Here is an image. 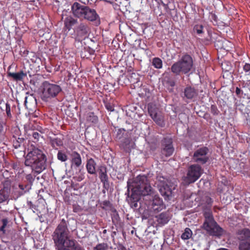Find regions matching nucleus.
I'll use <instances>...</instances> for the list:
<instances>
[{
	"label": "nucleus",
	"instance_id": "obj_1",
	"mask_svg": "<svg viewBox=\"0 0 250 250\" xmlns=\"http://www.w3.org/2000/svg\"><path fill=\"white\" fill-rule=\"evenodd\" d=\"M67 225L68 222L62 219L52 234L57 250H64L65 248L74 246L76 240L69 238V231Z\"/></svg>",
	"mask_w": 250,
	"mask_h": 250
},
{
	"label": "nucleus",
	"instance_id": "obj_2",
	"mask_svg": "<svg viewBox=\"0 0 250 250\" xmlns=\"http://www.w3.org/2000/svg\"><path fill=\"white\" fill-rule=\"evenodd\" d=\"M46 157L42 150L35 146L28 148L24 165L30 167L33 172L37 174L41 173L46 168Z\"/></svg>",
	"mask_w": 250,
	"mask_h": 250
},
{
	"label": "nucleus",
	"instance_id": "obj_3",
	"mask_svg": "<svg viewBox=\"0 0 250 250\" xmlns=\"http://www.w3.org/2000/svg\"><path fill=\"white\" fill-rule=\"evenodd\" d=\"M3 159L4 161L2 164L3 169H1V172L4 171L2 172V175L5 179L2 182L3 188L1 189V203L9 200L11 190V181L8 180V177L10 176L9 171L15 168V166L10 159L6 158L3 155Z\"/></svg>",
	"mask_w": 250,
	"mask_h": 250
},
{
	"label": "nucleus",
	"instance_id": "obj_4",
	"mask_svg": "<svg viewBox=\"0 0 250 250\" xmlns=\"http://www.w3.org/2000/svg\"><path fill=\"white\" fill-rule=\"evenodd\" d=\"M41 90L42 100L44 102H47L57 97L62 91V88L60 85L45 81L42 83Z\"/></svg>",
	"mask_w": 250,
	"mask_h": 250
},
{
	"label": "nucleus",
	"instance_id": "obj_5",
	"mask_svg": "<svg viewBox=\"0 0 250 250\" xmlns=\"http://www.w3.org/2000/svg\"><path fill=\"white\" fill-rule=\"evenodd\" d=\"M192 66V58L189 55L185 54L179 61L172 65L171 71L176 75H179L181 73L186 74L191 70Z\"/></svg>",
	"mask_w": 250,
	"mask_h": 250
},
{
	"label": "nucleus",
	"instance_id": "obj_6",
	"mask_svg": "<svg viewBox=\"0 0 250 250\" xmlns=\"http://www.w3.org/2000/svg\"><path fill=\"white\" fill-rule=\"evenodd\" d=\"M205 221L203 227L209 235L215 236H220L223 233V229L215 222L210 210L204 212Z\"/></svg>",
	"mask_w": 250,
	"mask_h": 250
},
{
	"label": "nucleus",
	"instance_id": "obj_7",
	"mask_svg": "<svg viewBox=\"0 0 250 250\" xmlns=\"http://www.w3.org/2000/svg\"><path fill=\"white\" fill-rule=\"evenodd\" d=\"M130 188H131V192L139 193L143 196L149 194L151 190L147 177L144 175L137 176L134 179Z\"/></svg>",
	"mask_w": 250,
	"mask_h": 250
},
{
	"label": "nucleus",
	"instance_id": "obj_8",
	"mask_svg": "<svg viewBox=\"0 0 250 250\" xmlns=\"http://www.w3.org/2000/svg\"><path fill=\"white\" fill-rule=\"evenodd\" d=\"M1 239L3 242L11 243L16 240V233L13 227V222L7 218L1 220Z\"/></svg>",
	"mask_w": 250,
	"mask_h": 250
},
{
	"label": "nucleus",
	"instance_id": "obj_9",
	"mask_svg": "<svg viewBox=\"0 0 250 250\" xmlns=\"http://www.w3.org/2000/svg\"><path fill=\"white\" fill-rule=\"evenodd\" d=\"M202 171V167L199 165H191L188 167L187 175L183 178V181L188 185L194 183L200 177Z\"/></svg>",
	"mask_w": 250,
	"mask_h": 250
},
{
	"label": "nucleus",
	"instance_id": "obj_10",
	"mask_svg": "<svg viewBox=\"0 0 250 250\" xmlns=\"http://www.w3.org/2000/svg\"><path fill=\"white\" fill-rule=\"evenodd\" d=\"M209 149L207 146H202L196 149L192 156V161L197 165L206 164L209 159Z\"/></svg>",
	"mask_w": 250,
	"mask_h": 250
},
{
	"label": "nucleus",
	"instance_id": "obj_11",
	"mask_svg": "<svg viewBox=\"0 0 250 250\" xmlns=\"http://www.w3.org/2000/svg\"><path fill=\"white\" fill-rule=\"evenodd\" d=\"M90 30L89 27L86 23L81 22L74 28V31L77 40L80 41L87 37Z\"/></svg>",
	"mask_w": 250,
	"mask_h": 250
},
{
	"label": "nucleus",
	"instance_id": "obj_12",
	"mask_svg": "<svg viewBox=\"0 0 250 250\" xmlns=\"http://www.w3.org/2000/svg\"><path fill=\"white\" fill-rule=\"evenodd\" d=\"M174 150L172 139L170 138H164L162 141V154L166 157H169L172 155Z\"/></svg>",
	"mask_w": 250,
	"mask_h": 250
},
{
	"label": "nucleus",
	"instance_id": "obj_13",
	"mask_svg": "<svg viewBox=\"0 0 250 250\" xmlns=\"http://www.w3.org/2000/svg\"><path fill=\"white\" fill-rule=\"evenodd\" d=\"M87 7L78 2H75L71 6V11L74 17L83 18Z\"/></svg>",
	"mask_w": 250,
	"mask_h": 250
},
{
	"label": "nucleus",
	"instance_id": "obj_14",
	"mask_svg": "<svg viewBox=\"0 0 250 250\" xmlns=\"http://www.w3.org/2000/svg\"><path fill=\"white\" fill-rule=\"evenodd\" d=\"M127 193L125 194H127V201L128 203L130 204V206L132 208H136L138 207L137 202L140 199V196L142 194H140L139 193H137L135 192H131V195H129L130 190L129 189L130 188V186L129 185V182H127Z\"/></svg>",
	"mask_w": 250,
	"mask_h": 250
},
{
	"label": "nucleus",
	"instance_id": "obj_15",
	"mask_svg": "<svg viewBox=\"0 0 250 250\" xmlns=\"http://www.w3.org/2000/svg\"><path fill=\"white\" fill-rule=\"evenodd\" d=\"M150 208L155 212L161 211L165 208L163 200L159 196H155L150 202Z\"/></svg>",
	"mask_w": 250,
	"mask_h": 250
},
{
	"label": "nucleus",
	"instance_id": "obj_16",
	"mask_svg": "<svg viewBox=\"0 0 250 250\" xmlns=\"http://www.w3.org/2000/svg\"><path fill=\"white\" fill-rule=\"evenodd\" d=\"M83 18L90 21H94L98 20L100 21V17L95 10L91 9L88 6L85 11Z\"/></svg>",
	"mask_w": 250,
	"mask_h": 250
},
{
	"label": "nucleus",
	"instance_id": "obj_17",
	"mask_svg": "<svg viewBox=\"0 0 250 250\" xmlns=\"http://www.w3.org/2000/svg\"><path fill=\"white\" fill-rule=\"evenodd\" d=\"M71 157V165L72 167H80L82 164V160L81 155L77 151H73L70 154Z\"/></svg>",
	"mask_w": 250,
	"mask_h": 250
},
{
	"label": "nucleus",
	"instance_id": "obj_18",
	"mask_svg": "<svg viewBox=\"0 0 250 250\" xmlns=\"http://www.w3.org/2000/svg\"><path fill=\"white\" fill-rule=\"evenodd\" d=\"M184 96L187 99H192L197 96L198 91L194 87L191 86H187L184 89Z\"/></svg>",
	"mask_w": 250,
	"mask_h": 250
},
{
	"label": "nucleus",
	"instance_id": "obj_19",
	"mask_svg": "<svg viewBox=\"0 0 250 250\" xmlns=\"http://www.w3.org/2000/svg\"><path fill=\"white\" fill-rule=\"evenodd\" d=\"M158 224L162 226L167 224L170 219L169 213L168 211L163 212L156 216Z\"/></svg>",
	"mask_w": 250,
	"mask_h": 250
},
{
	"label": "nucleus",
	"instance_id": "obj_20",
	"mask_svg": "<svg viewBox=\"0 0 250 250\" xmlns=\"http://www.w3.org/2000/svg\"><path fill=\"white\" fill-rule=\"evenodd\" d=\"M236 234L237 239L239 241L250 239V230L248 228H244L238 230L236 231Z\"/></svg>",
	"mask_w": 250,
	"mask_h": 250
},
{
	"label": "nucleus",
	"instance_id": "obj_21",
	"mask_svg": "<svg viewBox=\"0 0 250 250\" xmlns=\"http://www.w3.org/2000/svg\"><path fill=\"white\" fill-rule=\"evenodd\" d=\"M99 178L101 182L103 184L104 187L108 188L109 187V183L106 167H103L100 169Z\"/></svg>",
	"mask_w": 250,
	"mask_h": 250
},
{
	"label": "nucleus",
	"instance_id": "obj_22",
	"mask_svg": "<svg viewBox=\"0 0 250 250\" xmlns=\"http://www.w3.org/2000/svg\"><path fill=\"white\" fill-rule=\"evenodd\" d=\"M174 189L175 186L171 185L169 183L160 188L159 190L163 196L169 197L172 195V190Z\"/></svg>",
	"mask_w": 250,
	"mask_h": 250
},
{
	"label": "nucleus",
	"instance_id": "obj_23",
	"mask_svg": "<svg viewBox=\"0 0 250 250\" xmlns=\"http://www.w3.org/2000/svg\"><path fill=\"white\" fill-rule=\"evenodd\" d=\"M8 76L12 78L15 81H21L27 77V73L23 70H21L16 73L9 72L8 73Z\"/></svg>",
	"mask_w": 250,
	"mask_h": 250
},
{
	"label": "nucleus",
	"instance_id": "obj_24",
	"mask_svg": "<svg viewBox=\"0 0 250 250\" xmlns=\"http://www.w3.org/2000/svg\"><path fill=\"white\" fill-rule=\"evenodd\" d=\"M77 22L78 20L77 19L71 16H68L65 18L64 21V27L69 31Z\"/></svg>",
	"mask_w": 250,
	"mask_h": 250
},
{
	"label": "nucleus",
	"instance_id": "obj_25",
	"mask_svg": "<svg viewBox=\"0 0 250 250\" xmlns=\"http://www.w3.org/2000/svg\"><path fill=\"white\" fill-rule=\"evenodd\" d=\"M24 141V139L23 138H18V139H16V140L13 141V146L15 150H14V153H17L18 151V149H19V151L21 152H23V154H24L25 153L24 152V147L23 146V143Z\"/></svg>",
	"mask_w": 250,
	"mask_h": 250
},
{
	"label": "nucleus",
	"instance_id": "obj_26",
	"mask_svg": "<svg viewBox=\"0 0 250 250\" xmlns=\"http://www.w3.org/2000/svg\"><path fill=\"white\" fill-rule=\"evenodd\" d=\"M96 164L93 159L90 158L87 161L86 167L87 172L91 174L96 173Z\"/></svg>",
	"mask_w": 250,
	"mask_h": 250
},
{
	"label": "nucleus",
	"instance_id": "obj_27",
	"mask_svg": "<svg viewBox=\"0 0 250 250\" xmlns=\"http://www.w3.org/2000/svg\"><path fill=\"white\" fill-rule=\"evenodd\" d=\"M151 118L155 122V123L161 127H164L165 126V122L164 118L163 115L158 113L154 116L151 117Z\"/></svg>",
	"mask_w": 250,
	"mask_h": 250
},
{
	"label": "nucleus",
	"instance_id": "obj_28",
	"mask_svg": "<svg viewBox=\"0 0 250 250\" xmlns=\"http://www.w3.org/2000/svg\"><path fill=\"white\" fill-rule=\"evenodd\" d=\"M239 250H250V239L240 241L238 245Z\"/></svg>",
	"mask_w": 250,
	"mask_h": 250
},
{
	"label": "nucleus",
	"instance_id": "obj_29",
	"mask_svg": "<svg viewBox=\"0 0 250 250\" xmlns=\"http://www.w3.org/2000/svg\"><path fill=\"white\" fill-rule=\"evenodd\" d=\"M50 144L54 148H57L58 147H60L63 145L62 140L59 138H54L50 139Z\"/></svg>",
	"mask_w": 250,
	"mask_h": 250
},
{
	"label": "nucleus",
	"instance_id": "obj_30",
	"mask_svg": "<svg viewBox=\"0 0 250 250\" xmlns=\"http://www.w3.org/2000/svg\"><path fill=\"white\" fill-rule=\"evenodd\" d=\"M147 110L149 116L151 117L158 113V108L156 104L153 103H149L147 105Z\"/></svg>",
	"mask_w": 250,
	"mask_h": 250
},
{
	"label": "nucleus",
	"instance_id": "obj_31",
	"mask_svg": "<svg viewBox=\"0 0 250 250\" xmlns=\"http://www.w3.org/2000/svg\"><path fill=\"white\" fill-rule=\"evenodd\" d=\"M3 106L1 107V110L5 111L6 114L7 118L11 119L12 117L11 112V106L8 103L3 102Z\"/></svg>",
	"mask_w": 250,
	"mask_h": 250
},
{
	"label": "nucleus",
	"instance_id": "obj_32",
	"mask_svg": "<svg viewBox=\"0 0 250 250\" xmlns=\"http://www.w3.org/2000/svg\"><path fill=\"white\" fill-rule=\"evenodd\" d=\"M86 119L88 123L96 124L98 122V117L92 112L87 114Z\"/></svg>",
	"mask_w": 250,
	"mask_h": 250
},
{
	"label": "nucleus",
	"instance_id": "obj_33",
	"mask_svg": "<svg viewBox=\"0 0 250 250\" xmlns=\"http://www.w3.org/2000/svg\"><path fill=\"white\" fill-rule=\"evenodd\" d=\"M152 65L157 69L162 68L163 66L162 60L158 57H155L152 59Z\"/></svg>",
	"mask_w": 250,
	"mask_h": 250
},
{
	"label": "nucleus",
	"instance_id": "obj_34",
	"mask_svg": "<svg viewBox=\"0 0 250 250\" xmlns=\"http://www.w3.org/2000/svg\"><path fill=\"white\" fill-rule=\"evenodd\" d=\"M35 101L34 97L32 95H29L25 97V100L24 102V105L27 109H30L31 106L30 104Z\"/></svg>",
	"mask_w": 250,
	"mask_h": 250
},
{
	"label": "nucleus",
	"instance_id": "obj_35",
	"mask_svg": "<svg viewBox=\"0 0 250 250\" xmlns=\"http://www.w3.org/2000/svg\"><path fill=\"white\" fill-rule=\"evenodd\" d=\"M192 235V232L191 229L187 228L185 229L184 232L181 235V238L183 240H188L189 239Z\"/></svg>",
	"mask_w": 250,
	"mask_h": 250
},
{
	"label": "nucleus",
	"instance_id": "obj_36",
	"mask_svg": "<svg viewBox=\"0 0 250 250\" xmlns=\"http://www.w3.org/2000/svg\"><path fill=\"white\" fill-rule=\"evenodd\" d=\"M84 178V173L82 171L81 169H79V171L76 173V175L73 177V179L78 181L80 182Z\"/></svg>",
	"mask_w": 250,
	"mask_h": 250
},
{
	"label": "nucleus",
	"instance_id": "obj_37",
	"mask_svg": "<svg viewBox=\"0 0 250 250\" xmlns=\"http://www.w3.org/2000/svg\"><path fill=\"white\" fill-rule=\"evenodd\" d=\"M157 178L158 182L159 183V188H161V187H163V186H165V185H166L167 183H169L168 180L167 178H165L163 176H158Z\"/></svg>",
	"mask_w": 250,
	"mask_h": 250
},
{
	"label": "nucleus",
	"instance_id": "obj_38",
	"mask_svg": "<svg viewBox=\"0 0 250 250\" xmlns=\"http://www.w3.org/2000/svg\"><path fill=\"white\" fill-rule=\"evenodd\" d=\"M108 246L107 243H102L97 244L93 248V250H107Z\"/></svg>",
	"mask_w": 250,
	"mask_h": 250
},
{
	"label": "nucleus",
	"instance_id": "obj_39",
	"mask_svg": "<svg viewBox=\"0 0 250 250\" xmlns=\"http://www.w3.org/2000/svg\"><path fill=\"white\" fill-rule=\"evenodd\" d=\"M57 158L61 162H64L67 161L68 157L65 153L62 151H59L57 154Z\"/></svg>",
	"mask_w": 250,
	"mask_h": 250
},
{
	"label": "nucleus",
	"instance_id": "obj_40",
	"mask_svg": "<svg viewBox=\"0 0 250 250\" xmlns=\"http://www.w3.org/2000/svg\"><path fill=\"white\" fill-rule=\"evenodd\" d=\"M166 84L167 86V89L170 92H172L173 91V87L175 85V82L174 80H168L167 81Z\"/></svg>",
	"mask_w": 250,
	"mask_h": 250
},
{
	"label": "nucleus",
	"instance_id": "obj_41",
	"mask_svg": "<svg viewBox=\"0 0 250 250\" xmlns=\"http://www.w3.org/2000/svg\"><path fill=\"white\" fill-rule=\"evenodd\" d=\"M203 26L201 24H196L193 27V30L195 31L197 34H201L203 33Z\"/></svg>",
	"mask_w": 250,
	"mask_h": 250
},
{
	"label": "nucleus",
	"instance_id": "obj_42",
	"mask_svg": "<svg viewBox=\"0 0 250 250\" xmlns=\"http://www.w3.org/2000/svg\"><path fill=\"white\" fill-rule=\"evenodd\" d=\"M64 250H84L81 246H80L76 241L74 246L70 248H65Z\"/></svg>",
	"mask_w": 250,
	"mask_h": 250
},
{
	"label": "nucleus",
	"instance_id": "obj_43",
	"mask_svg": "<svg viewBox=\"0 0 250 250\" xmlns=\"http://www.w3.org/2000/svg\"><path fill=\"white\" fill-rule=\"evenodd\" d=\"M104 105L108 111L111 112L114 110V106L112 103L107 101L104 102Z\"/></svg>",
	"mask_w": 250,
	"mask_h": 250
},
{
	"label": "nucleus",
	"instance_id": "obj_44",
	"mask_svg": "<svg viewBox=\"0 0 250 250\" xmlns=\"http://www.w3.org/2000/svg\"><path fill=\"white\" fill-rule=\"evenodd\" d=\"M210 112L213 115H218L219 113V111L217 106L215 104H212L211 105Z\"/></svg>",
	"mask_w": 250,
	"mask_h": 250
},
{
	"label": "nucleus",
	"instance_id": "obj_45",
	"mask_svg": "<svg viewBox=\"0 0 250 250\" xmlns=\"http://www.w3.org/2000/svg\"><path fill=\"white\" fill-rule=\"evenodd\" d=\"M235 93L238 97L241 98L242 95L243 94V91L240 87H236Z\"/></svg>",
	"mask_w": 250,
	"mask_h": 250
},
{
	"label": "nucleus",
	"instance_id": "obj_46",
	"mask_svg": "<svg viewBox=\"0 0 250 250\" xmlns=\"http://www.w3.org/2000/svg\"><path fill=\"white\" fill-rule=\"evenodd\" d=\"M102 204L103 205V208H104H104L105 207L108 208H110L112 206L110 201H108V200L104 201L102 202Z\"/></svg>",
	"mask_w": 250,
	"mask_h": 250
},
{
	"label": "nucleus",
	"instance_id": "obj_47",
	"mask_svg": "<svg viewBox=\"0 0 250 250\" xmlns=\"http://www.w3.org/2000/svg\"><path fill=\"white\" fill-rule=\"evenodd\" d=\"M25 179L30 184H32L35 179L33 177L32 175L31 174H27L25 177Z\"/></svg>",
	"mask_w": 250,
	"mask_h": 250
},
{
	"label": "nucleus",
	"instance_id": "obj_48",
	"mask_svg": "<svg viewBox=\"0 0 250 250\" xmlns=\"http://www.w3.org/2000/svg\"><path fill=\"white\" fill-rule=\"evenodd\" d=\"M28 187L29 186L28 185H23L22 184H20L19 185V188L20 189L22 190L23 192H25L27 190H28Z\"/></svg>",
	"mask_w": 250,
	"mask_h": 250
},
{
	"label": "nucleus",
	"instance_id": "obj_49",
	"mask_svg": "<svg viewBox=\"0 0 250 250\" xmlns=\"http://www.w3.org/2000/svg\"><path fill=\"white\" fill-rule=\"evenodd\" d=\"M243 70L246 72H248L250 71V64L248 63H246L245 65L243 66Z\"/></svg>",
	"mask_w": 250,
	"mask_h": 250
},
{
	"label": "nucleus",
	"instance_id": "obj_50",
	"mask_svg": "<svg viewBox=\"0 0 250 250\" xmlns=\"http://www.w3.org/2000/svg\"><path fill=\"white\" fill-rule=\"evenodd\" d=\"M81 210V208L80 206L73 205V211L74 212H78Z\"/></svg>",
	"mask_w": 250,
	"mask_h": 250
},
{
	"label": "nucleus",
	"instance_id": "obj_51",
	"mask_svg": "<svg viewBox=\"0 0 250 250\" xmlns=\"http://www.w3.org/2000/svg\"><path fill=\"white\" fill-rule=\"evenodd\" d=\"M40 135L37 132H33L32 133L33 137L38 141L39 139Z\"/></svg>",
	"mask_w": 250,
	"mask_h": 250
},
{
	"label": "nucleus",
	"instance_id": "obj_52",
	"mask_svg": "<svg viewBox=\"0 0 250 250\" xmlns=\"http://www.w3.org/2000/svg\"><path fill=\"white\" fill-rule=\"evenodd\" d=\"M239 86L241 88V89L245 88L249 86V84H247V83H245L244 82H242L240 83V84H239Z\"/></svg>",
	"mask_w": 250,
	"mask_h": 250
},
{
	"label": "nucleus",
	"instance_id": "obj_53",
	"mask_svg": "<svg viewBox=\"0 0 250 250\" xmlns=\"http://www.w3.org/2000/svg\"><path fill=\"white\" fill-rule=\"evenodd\" d=\"M206 203H207L208 205L211 206L212 203H213V200L210 197H208L207 199Z\"/></svg>",
	"mask_w": 250,
	"mask_h": 250
},
{
	"label": "nucleus",
	"instance_id": "obj_54",
	"mask_svg": "<svg viewBox=\"0 0 250 250\" xmlns=\"http://www.w3.org/2000/svg\"><path fill=\"white\" fill-rule=\"evenodd\" d=\"M28 204L30 208L36 209V206L33 204L31 202H29Z\"/></svg>",
	"mask_w": 250,
	"mask_h": 250
},
{
	"label": "nucleus",
	"instance_id": "obj_55",
	"mask_svg": "<svg viewBox=\"0 0 250 250\" xmlns=\"http://www.w3.org/2000/svg\"><path fill=\"white\" fill-rule=\"evenodd\" d=\"M125 131V130L124 129L120 128V129H118V131L117 132V135H118L122 133H124Z\"/></svg>",
	"mask_w": 250,
	"mask_h": 250
},
{
	"label": "nucleus",
	"instance_id": "obj_56",
	"mask_svg": "<svg viewBox=\"0 0 250 250\" xmlns=\"http://www.w3.org/2000/svg\"><path fill=\"white\" fill-rule=\"evenodd\" d=\"M217 250H229L228 249H226V248H220Z\"/></svg>",
	"mask_w": 250,
	"mask_h": 250
},
{
	"label": "nucleus",
	"instance_id": "obj_57",
	"mask_svg": "<svg viewBox=\"0 0 250 250\" xmlns=\"http://www.w3.org/2000/svg\"><path fill=\"white\" fill-rule=\"evenodd\" d=\"M122 250H125V248L124 247H123H123H122Z\"/></svg>",
	"mask_w": 250,
	"mask_h": 250
},
{
	"label": "nucleus",
	"instance_id": "obj_58",
	"mask_svg": "<svg viewBox=\"0 0 250 250\" xmlns=\"http://www.w3.org/2000/svg\"><path fill=\"white\" fill-rule=\"evenodd\" d=\"M132 75H136V74H135V73H132Z\"/></svg>",
	"mask_w": 250,
	"mask_h": 250
},
{
	"label": "nucleus",
	"instance_id": "obj_59",
	"mask_svg": "<svg viewBox=\"0 0 250 250\" xmlns=\"http://www.w3.org/2000/svg\"><path fill=\"white\" fill-rule=\"evenodd\" d=\"M105 231H106V230H104V232H105Z\"/></svg>",
	"mask_w": 250,
	"mask_h": 250
}]
</instances>
